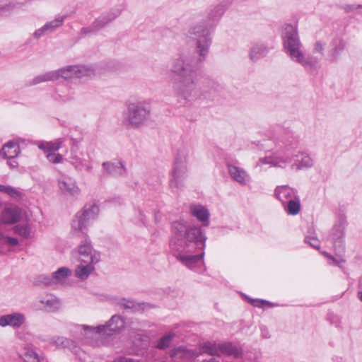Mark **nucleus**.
Masks as SVG:
<instances>
[{
    "mask_svg": "<svg viewBox=\"0 0 362 362\" xmlns=\"http://www.w3.org/2000/svg\"><path fill=\"white\" fill-rule=\"evenodd\" d=\"M173 236L170 243L171 250L177 252L176 259L194 269L204 257L206 237L202 228L185 221L173 223Z\"/></svg>",
    "mask_w": 362,
    "mask_h": 362,
    "instance_id": "f257e3e1",
    "label": "nucleus"
},
{
    "mask_svg": "<svg viewBox=\"0 0 362 362\" xmlns=\"http://www.w3.org/2000/svg\"><path fill=\"white\" fill-rule=\"evenodd\" d=\"M198 70L197 63L189 57H181L173 62L170 71L177 76L173 82V88L179 99L191 101L200 96L201 90L209 93L217 90L218 85L210 78H205L202 87H198Z\"/></svg>",
    "mask_w": 362,
    "mask_h": 362,
    "instance_id": "f03ea898",
    "label": "nucleus"
},
{
    "mask_svg": "<svg viewBox=\"0 0 362 362\" xmlns=\"http://www.w3.org/2000/svg\"><path fill=\"white\" fill-rule=\"evenodd\" d=\"M99 207L95 204H86L83 209L78 212L72 221L74 230L82 231L86 228L90 221L97 218ZM81 241L78 245L79 260L81 263H98L100 260V253L93 250L91 241L87 234L81 232Z\"/></svg>",
    "mask_w": 362,
    "mask_h": 362,
    "instance_id": "7ed1b4c3",
    "label": "nucleus"
},
{
    "mask_svg": "<svg viewBox=\"0 0 362 362\" xmlns=\"http://www.w3.org/2000/svg\"><path fill=\"white\" fill-rule=\"evenodd\" d=\"M225 6L218 4L209 11L207 14V23H198L189 28L187 37L196 45V52L199 54L197 62H202L207 56L211 45V30L215 22L218 21L225 11Z\"/></svg>",
    "mask_w": 362,
    "mask_h": 362,
    "instance_id": "20e7f679",
    "label": "nucleus"
},
{
    "mask_svg": "<svg viewBox=\"0 0 362 362\" xmlns=\"http://www.w3.org/2000/svg\"><path fill=\"white\" fill-rule=\"evenodd\" d=\"M282 39L284 49L293 61L300 64L307 71L312 73L317 69L319 59L314 56H305L302 51L303 45L296 25L286 24Z\"/></svg>",
    "mask_w": 362,
    "mask_h": 362,
    "instance_id": "39448f33",
    "label": "nucleus"
},
{
    "mask_svg": "<svg viewBox=\"0 0 362 362\" xmlns=\"http://www.w3.org/2000/svg\"><path fill=\"white\" fill-rule=\"evenodd\" d=\"M151 112V105L145 101L130 103L127 106L125 122L129 127L139 128L149 120Z\"/></svg>",
    "mask_w": 362,
    "mask_h": 362,
    "instance_id": "423d86ee",
    "label": "nucleus"
},
{
    "mask_svg": "<svg viewBox=\"0 0 362 362\" xmlns=\"http://www.w3.org/2000/svg\"><path fill=\"white\" fill-rule=\"evenodd\" d=\"M189 150L187 148L179 149L170 173V186L172 189H179L184 186V180L187 174V159Z\"/></svg>",
    "mask_w": 362,
    "mask_h": 362,
    "instance_id": "0eeeda50",
    "label": "nucleus"
},
{
    "mask_svg": "<svg viewBox=\"0 0 362 362\" xmlns=\"http://www.w3.org/2000/svg\"><path fill=\"white\" fill-rule=\"evenodd\" d=\"M124 320L118 315H114L110 320L103 325L96 327L83 326L84 329H90L102 336H112L120 332L124 327Z\"/></svg>",
    "mask_w": 362,
    "mask_h": 362,
    "instance_id": "6e6552de",
    "label": "nucleus"
},
{
    "mask_svg": "<svg viewBox=\"0 0 362 362\" xmlns=\"http://www.w3.org/2000/svg\"><path fill=\"white\" fill-rule=\"evenodd\" d=\"M57 74V79L63 78L64 79L74 77L81 78L83 76H91L93 74V70L85 66L71 65L54 71Z\"/></svg>",
    "mask_w": 362,
    "mask_h": 362,
    "instance_id": "1a4fd4ad",
    "label": "nucleus"
},
{
    "mask_svg": "<svg viewBox=\"0 0 362 362\" xmlns=\"http://www.w3.org/2000/svg\"><path fill=\"white\" fill-rule=\"evenodd\" d=\"M262 164H270L276 168H284L292 161V156L288 153H275L271 156L259 158Z\"/></svg>",
    "mask_w": 362,
    "mask_h": 362,
    "instance_id": "9d476101",
    "label": "nucleus"
},
{
    "mask_svg": "<svg viewBox=\"0 0 362 362\" xmlns=\"http://www.w3.org/2000/svg\"><path fill=\"white\" fill-rule=\"evenodd\" d=\"M115 303L120 308L124 310H131L133 313L143 312L145 310H148L154 307L153 305L148 303H137L133 300L127 299L125 298L118 299Z\"/></svg>",
    "mask_w": 362,
    "mask_h": 362,
    "instance_id": "9b49d317",
    "label": "nucleus"
},
{
    "mask_svg": "<svg viewBox=\"0 0 362 362\" xmlns=\"http://www.w3.org/2000/svg\"><path fill=\"white\" fill-rule=\"evenodd\" d=\"M344 226L343 223H339L334 225L332 229L329 238L332 243L334 247L339 252H341L344 250Z\"/></svg>",
    "mask_w": 362,
    "mask_h": 362,
    "instance_id": "f8f14e48",
    "label": "nucleus"
},
{
    "mask_svg": "<svg viewBox=\"0 0 362 362\" xmlns=\"http://www.w3.org/2000/svg\"><path fill=\"white\" fill-rule=\"evenodd\" d=\"M25 322V317L23 313H13L4 315L0 317V326L5 327L11 326L13 328L21 327Z\"/></svg>",
    "mask_w": 362,
    "mask_h": 362,
    "instance_id": "ddd939ff",
    "label": "nucleus"
},
{
    "mask_svg": "<svg viewBox=\"0 0 362 362\" xmlns=\"http://www.w3.org/2000/svg\"><path fill=\"white\" fill-rule=\"evenodd\" d=\"M58 185L63 194L70 196H77L80 189L76 182L71 177H64L58 180Z\"/></svg>",
    "mask_w": 362,
    "mask_h": 362,
    "instance_id": "4468645a",
    "label": "nucleus"
},
{
    "mask_svg": "<svg viewBox=\"0 0 362 362\" xmlns=\"http://www.w3.org/2000/svg\"><path fill=\"white\" fill-rule=\"evenodd\" d=\"M227 168L231 178L239 184L245 185L250 182V175L243 168L232 164H228Z\"/></svg>",
    "mask_w": 362,
    "mask_h": 362,
    "instance_id": "2eb2a0df",
    "label": "nucleus"
},
{
    "mask_svg": "<svg viewBox=\"0 0 362 362\" xmlns=\"http://www.w3.org/2000/svg\"><path fill=\"white\" fill-rule=\"evenodd\" d=\"M64 20V17L59 16L57 17L54 20L47 22L42 28L35 30L34 33L35 37L38 39L45 34L53 32L57 28L61 26L63 24Z\"/></svg>",
    "mask_w": 362,
    "mask_h": 362,
    "instance_id": "dca6fc26",
    "label": "nucleus"
},
{
    "mask_svg": "<svg viewBox=\"0 0 362 362\" xmlns=\"http://www.w3.org/2000/svg\"><path fill=\"white\" fill-rule=\"evenodd\" d=\"M275 195L283 204L288 203L290 199H293L298 196L297 192L288 186L277 187L275 189Z\"/></svg>",
    "mask_w": 362,
    "mask_h": 362,
    "instance_id": "f3484780",
    "label": "nucleus"
},
{
    "mask_svg": "<svg viewBox=\"0 0 362 362\" xmlns=\"http://www.w3.org/2000/svg\"><path fill=\"white\" fill-rule=\"evenodd\" d=\"M20 153V146L17 142L8 141L4 144L0 151V156L4 159L16 158Z\"/></svg>",
    "mask_w": 362,
    "mask_h": 362,
    "instance_id": "a211bd4d",
    "label": "nucleus"
},
{
    "mask_svg": "<svg viewBox=\"0 0 362 362\" xmlns=\"http://www.w3.org/2000/svg\"><path fill=\"white\" fill-rule=\"evenodd\" d=\"M219 349L220 354L232 356L235 358H238L243 355L242 349L231 342L219 344Z\"/></svg>",
    "mask_w": 362,
    "mask_h": 362,
    "instance_id": "6ab92c4d",
    "label": "nucleus"
},
{
    "mask_svg": "<svg viewBox=\"0 0 362 362\" xmlns=\"http://www.w3.org/2000/svg\"><path fill=\"white\" fill-rule=\"evenodd\" d=\"M40 303L43 305V310L48 313L57 312L61 306L60 300L52 295L41 298Z\"/></svg>",
    "mask_w": 362,
    "mask_h": 362,
    "instance_id": "aec40b11",
    "label": "nucleus"
},
{
    "mask_svg": "<svg viewBox=\"0 0 362 362\" xmlns=\"http://www.w3.org/2000/svg\"><path fill=\"white\" fill-rule=\"evenodd\" d=\"M19 209L17 207L6 208L1 214V221L5 224H13L20 220Z\"/></svg>",
    "mask_w": 362,
    "mask_h": 362,
    "instance_id": "412c9836",
    "label": "nucleus"
},
{
    "mask_svg": "<svg viewBox=\"0 0 362 362\" xmlns=\"http://www.w3.org/2000/svg\"><path fill=\"white\" fill-rule=\"evenodd\" d=\"M102 165L109 175H124L126 174V168L122 161H119L118 163L107 161L103 163Z\"/></svg>",
    "mask_w": 362,
    "mask_h": 362,
    "instance_id": "4be33fe9",
    "label": "nucleus"
},
{
    "mask_svg": "<svg viewBox=\"0 0 362 362\" xmlns=\"http://www.w3.org/2000/svg\"><path fill=\"white\" fill-rule=\"evenodd\" d=\"M96 263H81L76 269V276L81 280L86 279L95 270L94 264Z\"/></svg>",
    "mask_w": 362,
    "mask_h": 362,
    "instance_id": "5701e85b",
    "label": "nucleus"
},
{
    "mask_svg": "<svg viewBox=\"0 0 362 362\" xmlns=\"http://www.w3.org/2000/svg\"><path fill=\"white\" fill-rule=\"evenodd\" d=\"M175 336L176 334L172 332L165 334L156 341L154 347L159 350H165L168 349Z\"/></svg>",
    "mask_w": 362,
    "mask_h": 362,
    "instance_id": "b1692460",
    "label": "nucleus"
},
{
    "mask_svg": "<svg viewBox=\"0 0 362 362\" xmlns=\"http://www.w3.org/2000/svg\"><path fill=\"white\" fill-rule=\"evenodd\" d=\"M268 52L267 47L262 44L254 45L250 52V58L252 61H256L264 57Z\"/></svg>",
    "mask_w": 362,
    "mask_h": 362,
    "instance_id": "393cba45",
    "label": "nucleus"
},
{
    "mask_svg": "<svg viewBox=\"0 0 362 362\" xmlns=\"http://www.w3.org/2000/svg\"><path fill=\"white\" fill-rule=\"evenodd\" d=\"M117 16L118 13H108L107 15L102 16L96 18L92 24L93 25V27L95 28V30L98 31L104 28L106 25H107L110 22L113 21Z\"/></svg>",
    "mask_w": 362,
    "mask_h": 362,
    "instance_id": "a878e982",
    "label": "nucleus"
},
{
    "mask_svg": "<svg viewBox=\"0 0 362 362\" xmlns=\"http://www.w3.org/2000/svg\"><path fill=\"white\" fill-rule=\"evenodd\" d=\"M57 80V74L54 71L46 72L35 77L31 81L29 82V86H35L42 82L50 81Z\"/></svg>",
    "mask_w": 362,
    "mask_h": 362,
    "instance_id": "bb28decb",
    "label": "nucleus"
},
{
    "mask_svg": "<svg viewBox=\"0 0 362 362\" xmlns=\"http://www.w3.org/2000/svg\"><path fill=\"white\" fill-rule=\"evenodd\" d=\"M201 349L203 354H206L214 356H220L219 344L206 341L202 345Z\"/></svg>",
    "mask_w": 362,
    "mask_h": 362,
    "instance_id": "cd10ccee",
    "label": "nucleus"
},
{
    "mask_svg": "<svg viewBox=\"0 0 362 362\" xmlns=\"http://www.w3.org/2000/svg\"><path fill=\"white\" fill-rule=\"evenodd\" d=\"M191 213L198 220L205 222L208 221L209 217V211L202 206H191Z\"/></svg>",
    "mask_w": 362,
    "mask_h": 362,
    "instance_id": "c85d7f7f",
    "label": "nucleus"
},
{
    "mask_svg": "<svg viewBox=\"0 0 362 362\" xmlns=\"http://www.w3.org/2000/svg\"><path fill=\"white\" fill-rule=\"evenodd\" d=\"M332 45L333 47L331 50L332 61L336 62L346 45L343 40L339 38L333 40Z\"/></svg>",
    "mask_w": 362,
    "mask_h": 362,
    "instance_id": "c756f323",
    "label": "nucleus"
},
{
    "mask_svg": "<svg viewBox=\"0 0 362 362\" xmlns=\"http://www.w3.org/2000/svg\"><path fill=\"white\" fill-rule=\"evenodd\" d=\"M21 358L25 362H44L45 358L42 356H39L33 349H25V351L21 356Z\"/></svg>",
    "mask_w": 362,
    "mask_h": 362,
    "instance_id": "7c9ffc66",
    "label": "nucleus"
},
{
    "mask_svg": "<svg viewBox=\"0 0 362 362\" xmlns=\"http://www.w3.org/2000/svg\"><path fill=\"white\" fill-rule=\"evenodd\" d=\"M63 141L62 139H58L54 141L44 142L39 145V148L45 152L56 151L59 149Z\"/></svg>",
    "mask_w": 362,
    "mask_h": 362,
    "instance_id": "2f4dec72",
    "label": "nucleus"
},
{
    "mask_svg": "<svg viewBox=\"0 0 362 362\" xmlns=\"http://www.w3.org/2000/svg\"><path fill=\"white\" fill-rule=\"evenodd\" d=\"M300 211V203L298 196L293 199H290L287 203L286 211L288 214L296 215Z\"/></svg>",
    "mask_w": 362,
    "mask_h": 362,
    "instance_id": "473e14b6",
    "label": "nucleus"
},
{
    "mask_svg": "<svg viewBox=\"0 0 362 362\" xmlns=\"http://www.w3.org/2000/svg\"><path fill=\"white\" fill-rule=\"evenodd\" d=\"M71 274V272L68 267H61L52 273L55 283L62 282L70 276Z\"/></svg>",
    "mask_w": 362,
    "mask_h": 362,
    "instance_id": "72a5a7b5",
    "label": "nucleus"
},
{
    "mask_svg": "<svg viewBox=\"0 0 362 362\" xmlns=\"http://www.w3.org/2000/svg\"><path fill=\"white\" fill-rule=\"evenodd\" d=\"M0 191L13 199H21L22 193L13 187L9 185H0Z\"/></svg>",
    "mask_w": 362,
    "mask_h": 362,
    "instance_id": "f704fd0d",
    "label": "nucleus"
},
{
    "mask_svg": "<svg viewBox=\"0 0 362 362\" xmlns=\"http://www.w3.org/2000/svg\"><path fill=\"white\" fill-rule=\"evenodd\" d=\"M52 344L58 348H69L72 346L74 341L63 337H54L52 339Z\"/></svg>",
    "mask_w": 362,
    "mask_h": 362,
    "instance_id": "c9c22d12",
    "label": "nucleus"
},
{
    "mask_svg": "<svg viewBox=\"0 0 362 362\" xmlns=\"http://www.w3.org/2000/svg\"><path fill=\"white\" fill-rule=\"evenodd\" d=\"M301 156V160L299 161V163H295L294 164L291 165L292 169L296 168V169L299 170L304 167L309 168L313 165V160L309 156L305 154H302Z\"/></svg>",
    "mask_w": 362,
    "mask_h": 362,
    "instance_id": "e433bc0d",
    "label": "nucleus"
},
{
    "mask_svg": "<svg viewBox=\"0 0 362 362\" xmlns=\"http://www.w3.org/2000/svg\"><path fill=\"white\" fill-rule=\"evenodd\" d=\"M15 233L18 234L23 237L27 238L30 235V230L27 225L18 224L13 227Z\"/></svg>",
    "mask_w": 362,
    "mask_h": 362,
    "instance_id": "4c0bfd02",
    "label": "nucleus"
},
{
    "mask_svg": "<svg viewBox=\"0 0 362 362\" xmlns=\"http://www.w3.org/2000/svg\"><path fill=\"white\" fill-rule=\"evenodd\" d=\"M71 163L74 166V168L78 171H82L83 170L89 171L91 169V166L86 164L83 160L80 159H76L75 160H72Z\"/></svg>",
    "mask_w": 362,
    "mask_h": 362,
    "instance_id": "58836bf2",
    "label": "nucleus"
},
{
    "mask_svg": "<svg viewBox=\"0 0 362 362\" xmlns=\"http://www.w3.org/2000/svg\"><path fill=\"white\" fill-rule=\"evenodd\" d=\"M47 158L51 163H59L62 162V160L63 159V156L59 153H58V154L48 153L47 155Z\"/></svg>",
    "mask_w": 362,
    "mask_h": 362,
    "instance_id": "ea45409f",
    "label": "nucleus"
},
{
    "mask_svg": "<svg viewBox=\"0 0 362 362\" xmlns=\"http://www.w3.org/2000/svg\"><path fill=\"white\" fill-rule=\"evenodd\" d=\"M305 242L309 244L311 247H313L315 249H320V243L318 240L314 237H306L305 239Z\"/></svg>",
    "mask_w": 362,
    "mask_h": 362,
    "instance_id": "a19ab883",
    "label": "nucleus"
},
{
    "mask_svg": "<svg viewBox=\"0 0 362 362\" xmlns=\"http://www.w3.org/2000/svg\"><path fill=\"white\" fill-rule=\"evenodd\" d=\"M250 302L251 304L255 307L258 308H262L264 306V305L268 304L270 305L271 303L265 300H260V299H250Z\"/></svg>",
    "mask_w": 362,
    "mask_h": 362,
    "instance_id": "79ce46f5",
    "label": "nucleus"
},
{
    "mask_svg": "<svg viewBox=\"0 0 362 362\" xmlns=\"http://www.w3.org/2000/svg\"><path fill=\"white\" fill-rule=\"evenodd\" d=\"M95 32H97V30L93 27V25L91 24L88 27L82 28L81 30V35L85 36V35H86L88 34L93 33H95Z\"/></svg>",
    "mask_w": 362,
    "mask_h": 362,
    "instance_id": "37998d69",
    "label": "nucleus"
},
{
    "mask_svg": "<svg viewBox=\"0 0 362 362\" xmlns=\"http://www.w3.org/2000/svg\"><path fill=\"white\" fill-rule=\"evenodd\" d=\"M41 281L46 285H51L52 284H56L53 277V274L52 276H41Z\"/></svg>",
    "mask_w": 362,
    "mask_h": 362,
    "instance_id": "c03bdc74",
    "label": "nucleus"
},
{
    "mask_svg": "<svg viewBox=\"0 0 362 362\" xmlns=\"http://www.w3.org/2000/svg\"><path fill=\"white\" fill-rule=\"evenodd\" d=\"M324 44H322L321 42H315L313 52L315 53H320L322 55L324 52Z\"/></svg>",
    "mask_w": 362,
    "mask_h": 362,
    "instance_id": "a18cd8bd",
    "label": "nucleus"
},
{
    "mask_svg": "<svg viewBox=\"0 0 362 362\" xmlns=\"http://www.w3.org/2000/svg\"><path fill=\"white\" fill-rule=\"evenodd\" d=\"M114 362H141L139 360H135L131 358L119 357L115 359Z\"/></svg>",
    "mask_w": 362,
    "mask_h": 362,
    "instance_id": "49530a36",
    "label": "nucleus"
},
{
    "mask_svg": "<svg viewBox=\"0 0 362 362\" xmlns=\"http://www.w3.org/2000/svg\"><path fill=\"white\" fill-rule=\"evenodd\" d=\"M6 243H8L11 245L15 246L18 244V240L16 238L6 237Z\"/></svg>",
    "mask_w": 362,
    "mask_h": 362,
    "instance_id": "de8ad7c7",
    "label": "nucleus"
},
{
    "mask_svg": "<svg viewBox=\"0 0 362 362\" xmlns=\"http://www.w3.org/2000/svg\"><path fill=\"white\" fill-rule=\"evenodd\" d=\"M362 8V5H361V4H358V5L356 7V8ZM354 9H355L354 6L348 5V6H346V7H345V11H346V12H349V11H352V10H354Z\"/></svg>",
    "mask_w": 362,
    "mask_h": 362,
    "instance_id": "09e8293b",
    "label": "nucleus"
},
{
    "mask_svg": "<svg viewBox=\"0 0 362 362\" xmlns=\"http://www.w3.org/2000/svg\"><path fill=\"white\" fill-rule=\"evenodd\" d=\"M181 350H182V348L181 346L174 349L171 351L170 356L174 357L176 355L177 352Z\"/></svg>",
    "mask_w": 362,
    "mask_h": 362,
    "instance_id": "8fccbe9b",
    "label": "nucleus"
},
{
    "mask_svg": "<svg viewBox=\"0 0 362 362\" xmlns=\"http://www.w3.org/2000/svg\"><path fill=\"white\" fill-rule=\"evenodd\" d=\"M358 291H362V276L358 279Z\"/></svg>",
    "mask_w": 362,
    "mask_h": 362,
    "instance_id": "3c124183",
    "label": "nucleus"
},
{
    "mask_svg": "<svg viewBox=\"0 0 362 362\" xmlns=\"http://www.w3.org/2000/svg\"><path fill=\"white\" fill-rule=\"evenodd\" d=\"M202 362H220L218 360H216V358H211L209 360H203Z\"/></svg>",
    "mask_w": 362,
    "mask_h": 362,
    "instance_id": "603ef678",
    "label": "nucleus"
},
{
    "mask_svg": "<svg viewBox=\"0 0 362 362\" xmlns=\"http://www.w3.org/2000/svg\"><path fill=\"white\" fill-rule=\"evenodd\" d=\"M358 298L362 302V291H358Z\"/></svg>",
    "mask_w": 362,
    "mask_h": 362,
    "instance_id": "864d4df0",
    "label": "nucleus"
},
{
    "mask_svg": "<svg viewBox=\"0 0 362 362\" xmlns=\"http://www.w3.org/2000/svg\"><path fill=\"white\" fill-rule=\"evenodd\" d=\"M8 164H9L11 166H12V167H16V166H17V165H18L17 162H16V161H13V162H9V163H8Z\"/></svg>",
    "mask_w": 362,
    "mask_h": 362,
    "instance_id": "5fc2aeb1",
    "label": "nucleus"
},
{
    "mask_svg": "<svg viewBox=\"0 0 362 362\" xmlns=\"http://www.w3.org/2000/svg\"><path fill=\"white\" fill-rule=\"evenodd\" d=\"M140 214L141 216V221L143 222V223H144V218H143V214L140 212Z\"/></svg>",
    "mask_w": 362,
    "mask_h": 362,
    "instance_id": "6e6d98bb",
    "label": "nucleus"
},
{
    "mask_svg": "<svg viewBox=\"0 0 362 362\" xmlns=\"http://www.w3.org/2000/svg\"><path fill=\"white\" fill-rule=\"evenodd\" d=\"M264 334V337H267V333H264V334Z\"/></svg>",
    "mask_w": 362,
    "mask_h": 362,
    "instance_id": "4d7b16f0",
    "label": "nucleus"
},
{
    "mask_svg": "<svg viewBox=\"0 0 362 362\" xmlns=\"http://www.w3.org/2000/svg\"><path fill=\"white\" fill-rule=\"evenodd\" d=\"M264 334V337H267V333H264V334Z\"/></svg>",
    "mask_w": 362,
    "mask_h": 362,
    "instance_id": "13d9d810",
    "label": "nucleus"
},
{
    "mask_svg": "<svg viewBox=\"0 0 362 362\" xmlns=\"http://www.w3.org/2000/svg\"><path fill=\"white\" fill-rule=\"evenodd\" d=\"M2 238V234L0 233V239Z\"/></svg>",
    "mask_w": 362,
    "mask_h": 362,
    "instance_id": "bf43d9fd",
    "label": "nucleus"
},
{
    "mask_svg": "<svg viewBox=\"0 0 362 362\" xmlns=\"http://www.w3.org/2000/svg\"><path fill=\"white\" fill-rule=\"evenodd\" d=\"M44 362H48V361H47V359L45 358V361Z\"/></svg>",
    "mask_w": 362,
    "mask_h": 362,
    "instance_id": "052dcab7",
    "label": "nucleus"
}]
</instances>
